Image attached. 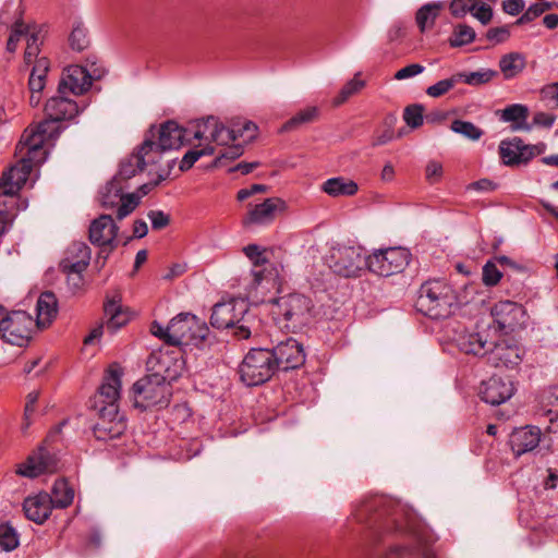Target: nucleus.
Masks as SVG:
<instances>
[{
    "instance_id": "obj_19",
    "label": "nucleus",
    "mask_w": 558,
    "mask_h": 558,
    "mask_svg": "<svg viewBox=\"0 0 558 558\" xmlns=\"http://www.w3.org/2000/svg\"><path fill=\"white\" fill-rule=\"evenodd\" d=\"M496 337V331L490 328H483L481 330H462L456 338L458 349L466 354L477 356L487 355L490 345H493V337Z\"/></svg>"
},
{
    "instance_id": "obj_9",
    "label": "nucleus",
    "mask_w": 558,
    "mask_h": 558,
    "mask_svg": "<svg viewBox=\"0 0 558 558\" xmlns=\"http://www.w3.org/2000/svg\"><path fill=\"white\" fill-rule=\"evenodd\" d=\"M367 262L368 256L361 246L337 245L327 256L331 271L343 278L360 277L367 269Z\"/></svg>"
},
{
    "instance_id": "obj_8",
    "label": "nucleus",
    "mask_w": 558,
    "mask_h": 558,
    "mask_svg": "<svg viewBox=\"0 0 558 558\" xmlns=\"http://www.w3.org/2000/svg\"><path fill=\"white\" fill-rule=\"evenodd\" d=\"M274 361L269 349H251L239 365L241 380L250 387L265 384L278 372Z\"/></svg>"
},
{
    "instance_id": "obj_1",
    "label": "nucleus",
    "mask_w": 558,
    "mask_h": 558,
    "mask_svg": "<svg viewBox=\"0 0 558 558\" xmlns=\"http://www.w3.org/2000/svg\"><path fill=\"white\" fill-rule=\"evenodd\" d=\"M15 155L20 160L0 179V199L7 201L12 207L16 203L15 195L27 182L33 168L46 161L48 149L38 136L23 132Z\"/></svg>"
},
{
    "instance_id": "obj_62",
    "label": "nucleus",
    "mask_w": 558,
    "mask_h": 558,
    "mask_svg": "<svg viewBox=\"0 0 558 558\" xmlns=\"http://www.w3.org/2000/svg\"><path fill=\"white\" fill-rule=\"evenodd\" d=\"M509 36V32L505 27H494L487 31L486 37L495 43H502Z\"/></svg>"
},
{
    "instance_id": "obj_32",
    "label": "nucleus",
    "mask_w": 558,
    "mask_h": 558,
    "mask_svg": "<svg viewBox=\"0 0 558 558\" xmlns=\"http://www.w3.org/2000/svg\"><path fill=\"white\" fill-rule=\"evenodd\" d=\"M499 119L502 122H512V130H530L529 124L526 123L529 118V108L522 104H513L507 106L505 109L500 110Z\"/></svg>"
},
{
    "instance_id": "obj_44",
    "label": "nucleus",
    "mask_w": 558,
    "mask_h": 558,
    "mask_svg": "<svg viewBox=\"0 0 558 558\" xmlns=\"http://www.w3.org/2000/svg\"><path fill=\"white\" fill-rule=\"evenodd\" d=\"M361 73H356L339 92L338 96L333 99L335 106H340L345 102L351 96L357 94L364 86L365 81L360 78Z\"/></svg>"
},
{
    "instance_id": "obj_40",
    "label": "nucleus",
    "mask_w": 558,
    "mask_h": 558,
    "mask_svg": "<svg viewBox=\"0 0 558 558\" xmlns=\"http://www.w3.org/2000/svg\"><path fill=\"white\" fill-rule=\"evenodd\" d=\"M219 125V119L209 116L207 118H203L196 121L194 137L197 140H204L209 143L214 142V136L216 135V130Z\"/></svg>"
},
{
    "instance_id": "obj_38",
    "label": "nucleus",
    "mask_w": 558,
    "mask_h": 558,
    "mask_svg": "<svg viewBox=\"0 0 558 558\" xmlns=\"http://www.w3.org/2000/svg\"><path fill=\"white\" fill-rule=\"evenodd\" d=\"M476 38V33L470 25L458 24L453 27L452 34L448 39L450 47L459 48L472 44Z\"/></svg>"
},
{
    "instance_id": "obj_42",
    "label": "nucleus",
    "mask_w": 558,
    "mask_h": 558,
    "mask_svg": "<svg viewBox=\"0 0 558 558\" xmlns=\"http://www.w3.org/2000/svg\"><path fill=\"white\" fill-rule=\"evenodd\" d=\"M318 113L319 110L315 106L300 110L282 125V131H291L303 124L311 123L317 119Z\"/></svg>"
},
{
    "instance_id": "obj_21",
    "label": "nucleus",
    "mask_w": 558,
    "mask_h": 558,
    "mask_svg": "<svg viewBox=\"0 0 558 558\" xmlns=\"http://www.w3.org/2000/svg\"><path fill=\"white\" fill-rule=\"evenodd\" d=\"M522 349L509 339H493V345L487 353L488 362L496 367H513L522 361Z\"/></svg>"
},
{
    "instance_id": "obj_64",
    "label": "nucleus",
    "mask_w": 558,
    "mask_h": 558,
    "mask_svg": "<svg viewBox=\"0 0 558 558\" xmlns=\"http://www.w3.org/2000/svg\"><path fill=\"white\" fill-rule=\"evenodd\" d=\"M542 95L544 99H547L558 107V83H554L543 87Z\"/></svg>"
},
{
    "instance_id": "obj_59",
    "label": "nucleus",
    "mask_w": 558,
    "mask_h": 558,
    "mask_svg": "<svg viewBox=\"0 0 558 558\" xmlns=\"http://www.w3.org/2000/svg\"><path fill=\"white\" fill-rule=\"evenodd\" d=\"M472 15L483 25H487L493 19V9L488 4L478 3L477 8L472 12Z\"/></svg>"
},
{
    "instance_id": "obj_29",
    "label": "nucleus",
    "mask_w": 558,
    "mask_h": 558,
    "mask_svg": "<svg viewBox=\"0 0 558 558\" xmlns=\"http://www.w3.org/2000/svg\"><path fill=\"white\" fill-rule=\"evenodd\" d=\"M157 163V158L150 156L147 150L143 149V144L138 147L137 151L132 154L129 158L120 163L118 174L114 177L119 182L122 180H129L142 172L146 166Z\"/></svg>"
},
{
    "instance_id": "obj_7",
    "label": "nucleus",
    "mask_w": 558,
    "mask_h": 558,
    "mask_svg": "<svg viewBox=\"0 0 558 558\" xmlns=\"http://www.w3.org/2000/svg\"><path fill=\"white\" fill-rule=\"evenodd\" d=\"M399 506L385 497L375 496L361 504L354 511L359 522H367L379 530H400L398 523Z\"/></svg>"
},
{
    "instance_id": "obj_54",
    "label": "nucleus",
    "mask_w": 558,
    "mask_h": 558,
    "mask_svg": "<svg viewBox=\"0 0 558 558\" xmlns=\"http://www.w3.org/2000/svg\"><path fill=\"white\" fill-rule=\"evenodd\" d=\"M147 217L154 230H161L170 223V216L162 210H149Z\"/></svg>"
},
{
    "instance_id": "obj_45",
    "label": "nucleus",
    "mask_w": 558,
    "mask_h": 558,
    "mask_svg": "<svg viewBox=\"0 0 558 558\" xmlns=\"http://www.w3.org/2000/svg\"><path fill=\"white\" fill-rule=\"evenodd\" d=\"M69 44L73 50L83 51L89 45V38L87 29L83 23L77 22L73 25L71 34L69 36Z\"/></svg>"
},
{
    "instance_id": "obj_17",
    "label": "nucleus",
    "mask_w": 558,
    "mask_h": 558,
    "mask_svg": "<svg viewBox=\"0 0 558 558\" xmlns=\"http://www.w3.org/2000/svg\"><path fill=\"white\" fill-rule=\"evenodd\" d=\"M545 149L544 144L529 145L520 137L501 141L499 156L506 166L525 165Z\"/></svg>"
},
{
    "instance_id": "obj_53",
    "label": "nucleus",
    "mask_w": 558,
    "mask_h": 558,
    "mask_svg": "<svg viewBox=\"0 0 558 558\" xmlns=\"http://www.w3.org/2000/svg\"><path fill=\"white\" fill-rule=\"evenodd\" d=\"M502 277L501 271L497 268L496 264L492 260H488L483 266L482 271V280L485 286L494 287L496 286Z\"/></svg>"
},
{
    "instance_id": "obj_61",
    "label": "nucleus",
    "mask_w": 558,
    "mask_h": 558,
    "mask_svg": "<svg viewBox=\"0 0 558 558\" xmlns=\"http://www.w3.org/2000/svg\"><path fill=\"white\" fill-rule=\"evenodd\" d=\"M29 33V25L23 23L22 21H16L12 28L10 37H15L14 40L20 43L21 40L25 39V35H28Z\"/></svg>"
},
{
    "instance_id": "obj_50",
    "label": "nucleus",
    "mask_w": 558,
    "mask_h": 558,
    "mask_svg": "<svg viewBox=\"0 0 558 558\" xmlns=\"http://www.w3.org/2000/svg\"><path fill=\"white\" fill-rule=\"evenodd\" d=\"M423 113L424 107L422 105H410L404 109L403 120L411 129H417L423 124Z\"/></svg>"
},
{
    "instance_id": "obj_48",
    "label": "nucleus",
    "mask_w": 558,
    "mask_h": 558,
    "mask_svg": "<svg viewBox=\"0 0 558 558\" xmlns=\"http://www.w3.org/2000/svg\"><path fill=\"white\" fill-rule=\"evenodd\" d=\"M19 534L9 523L0 525V547L5 551H12L19 546Z\"/></svg>"
},
{
    "instance_id": "obj_16",
    "label": "nucleus",
    "mask_w": 558,
    "mask_h": 558,
    "mask_svg": "<svg viewBox=\"0 0 558 558\" xmlns=\"http://www.w3.org/2000/svg\"><path fill=\"white\" fill-rule=\"evenodd\" d=\"M88 70L81 65H70L63 73L58 86V94L66 95L69 93L81 95L88 90L93 78H100L104 71L93 69Z\"/></svg>"
},
{
    "instance_id": "obj_30",
    "label": "nucleus",
    "mask_w": 558,
    "mask_h": 558,
    "mask_svg": "<svg viewBox=\"0 0 558 558\" xmlns=\"http://www.w3.org/2000/svg\"><path fill=\"white\" fill-rule=\"evenodd\" d=\"M36 312V325L38 327L49 326L58 313L56 295L50 291L43 292L37 300Z\"/></svg>"
},
{
    "instance_id": "obj_39",
    "label": "nucleus",
    "mask_w": 558,
    "mask_h": 558,
    "mask_svg": "<svg viewBox=\"0 0 558 558\" xmlns=\"http://www.w3.org/2000/svg\"><path fill=\"white\" fill-rule=\"evenodd\" d=\"M48 71V62L45 58L38 59L34 65L29 80V92L41 93L46 85V74Z\"/></svg>"
},
{
    "instance_id": "obj_18",
    "label": "nucleus",
    "mask_w": 558,
    "mask_h": 558,
    "mask_svg": "<svg viewBox=\"0 0 558 558\" xmlns=\"http://www.w3.org/2000/svg\"><path fill=\"white\" fill-rule=\"evenodd\" d=\"M277 371H290L301 367L305 362L303 345L293 338H288L269 349Z\"/></svg>"
},
{
    "instance_id": "obj_3",
    "label": "nucleus",
    "mask_w": 558,
    "mask_h": 558,
    "mask_svg": "<svg viewBox=\"0 0 558 558\" xmlns=\"http://www.w3.org/2000/svg\"><path fill=\"white\" fill-rule=\"evenodd\" d=\"M210 324L217 329L234 328L238 339H248L260 332V320L248 311V304L242 299L215 304Z\"/></svg>"
},
{
    "instance_id": "obj_35",
    "label": "nucleus",
    "mask_w": 558,
    "mask_h": 558,
    "mask_svg": "<svg viewBox=\"0 0 558 558\" xmlns=\"http://www.w3.org/2000/svg\"><path fill=\"white\" fill-rule=\"evenodd\" d=\"M444 9L442 2H430L422 5L416 14L415 22L421 33H425L434 27L440 11Z\"/></svg>"
},
{
    "instance_id": "obj_55",
    "label": "nucleus",
    "mask_w": 558,
    "mask_h": 558,
    "mask_svg": "<svg viewBox=\"0 0 558 558\" xmlns=\"http://www.w3.org/2000/svg\"><path fill=\"white\" fill-rule=\"evenodd\" d=\"M544 402L546 407H549L546 410V414L550 417H558V386L553 387L546 395L544 396Z\"/></svg>"
},
{
    "instance_id": "obj_12",
    "label": "nucleus",
    "mask_w": 558,
    "mask_h": 558,
    "mask_svg": "<svg viewBox=\"0 0 558 558\" xmlns=\"http://www.w3.org/2000/svg\"><path fill=\"white\" fill-rule=\"evenodd\" d=\"M411 254L403 247H387L368 256L367 269L381 277H389L404 270Z\"/></svg>"
},
{
    "instance_id": "obj_24",
    "label": "nucleus",
    "mask_w": 558,
    "mask_h": 558,
    "mask_svg": "<svg viewBox=\"0 0 558 558\" xmlns=\"http://www.w3.org/2000/svg\"><path fill=\"white\" fill-rule=\"evenodd\" d=\"M514 392L511 380L493 376L483 381L480 390L481 399L492 405H499L509 400Z\"/></svg>"
},
{
    "instance_id": "obj_14",
    "label": "nucleus",
    "mask_w": 558,
    "mask_h": 558,
    "mask_svg": "<svg viewBox=\"0 0 558 558\" xmlns=\"http://www.w3.org/2000/svg\"><path fill=\"white\" fill-rule=\"evenodd\" d=\"M59 468L60 459L58 454L45 446H40L24 462L17 465L16 474L27 478H35L45 473H54Z\"/></svg>"
},
{
    "instance_id": "obj_26",
    "label": "nucleus",
    "mask_w": 558,
    "mask_h": 558,
    "mask_svg": "<svg viewBox=\"0 0 558 558\" xmlns=\"http://www.w3.org/2000/svg\"><path fill=\"white\" fill-rule=\"evenodd\" d=\"M542 432L537 426L526 425L514 428L509 435V446L515 457L533 451L538 447Z\"/></svg>"
},
{
    "instance_id": "obj_23",
    "label": "nucleus",
    "mask_w": 558,
    "mask_h": 558,
    "mask_svg": "<svg viewBox=\"0 0 558 558\" xmlns=\"http://www.w3.org/2000/svg\"><path fill=\"white\" fill-rule=\"evenodd\" d=\"M284 209V202L277 197L266 198L253 206L242 220L244 227L264 226L272 222L278 211Z\"/></svg>"
},
{
    "instance_id": "obj_41",
    "label": "nucleus",
    "mask_w": 558,
    "mask_h": 558,
    "mask_svg": "<svg viewBox=\"0 0 558 558\" xmlns=\"http://www.w3.org/2000/svg\"><path fill=\"white\" fill-rule=\"evenodd\" d=\"M497 76L498 72L492 69H481L475 72L458 73L459 81L470 86H481L487 84Z\"/></svg>"
},
{
    "instance_id": "obj_51",
    "label": "nucleus",
    "mask_w": 558,
    "mask_h": 558,
    "mask_svg": "<svg viewBox=\"0 0 558 558\" xmlns=\"http://www.w3.org/2000/svg\"><path fill=\"white\" fill-rule=\"evenodd\" d=\"M478 0H452L449 5L450 13L453 17L461 19L477 8Z\"/></svg>"
},
{
    "instance_id": "obj_2",
    "label": "nucleus",
    "mask_w": 558,
    "mask_h": 558,
    "mask_svg": "<svg viewBox=\"0 0 558 558\" xmlns=\"http://www.w3.org/2000/svg\"><path fill=\"white\" fill-rule=\"evenodd\" d=\"M154 360L157 361V369L138 379L132 387L134 407L141 410L168 407L172 396L170 381L177 378L179 368H181V365L175 362L174 368L171 369L168 364L169 356L163 354L151 356L149 363H153Z\"/></svg>"
},
{
    "instance_id": "obj_33",
    "label": "nucleus",
    "mask_w": 558,
    "mask_h": 558,
    "mask_svg": "<svg viewBox=\"0 0 558 558\" xmlns=\"http://www.w3.org/2000/svg\"><path fill=\"white\" fill-rule=\"evenodd\" d=\"M75 492L72 485L65 478H58L52 485L51 502L56 509H65L73 504Z\"/></svg>"
},
{
    "instance_id": "obj_20",
    "label": "nucleus",
    "mask_w": 558,
    "mask_h": 558,
    "mask_svg": "<svg viewBox=\"0 0 558 558\" xmlns=\"http://www.w3.org/2000/svg\"><path fill=\"white\" fill-rule=\"evenodd\" d=\"M126 429V422L119 414V409L99 408V420L94 426V435L98 440L108 441L119 438Z\"/></svg>"
},
{
    "instance_id": "obj_49",
    "label": "nucleus",
    "mask_w": 558,
    "mask_h": 558,
    "mask_svg": "<svg viewBox=\"0 0 558 558\" xmlns=\"http://www.w3.org/2000/svg\"><path fill=\"white\" fill-rule=\"evenodd\" d=\"M141 196L135 193L125 194L120 201L117 208V219L122 220L132 214L140 205Z\"/></svg>"
},
{
    "instance_id": "obj_5",
    "label": "nucleus",
    "mask_w": 558,
    "mask_h": 558,
    "mask_svg": "<svg viewBox=\"0 0 558 558\" xmlns=\"http://www.w3.org/2000/svg\"><path fill=\"white\" fill-rule=\"evenodd\" d=\"M77 104L69 99L66 95L59 94L49 98L45 106L46 118L36 125L28 126L24 133L36 135L43 141V145H53L64 126L62 122L70 121L78 114Z\"/></svg>"
},
{
    "instance_id": "obj_25",
    "label": "nucleus",
    "mask_w": 558,
    "mask_h": 558,
    "mask_svg": "<svg viewBox=\"0 0 558 558\" xmlns=\"http://www.w3.org/2000/svg\"><path fill=\"white\" fill-rule=\"evenodd\" d=\"M119 227L110 215H101L93 220L89 227V241L98 246H110L111 251L117 246L116 238Z\"/></svg>"
},
{
    "instance_id": "obj_27",
    "label": "nucleus",
    "mask_w": 558,
    "mask_h": 558,
    "mask_svg": "<svg viewBox=\"0 0 558 558\" xmlns=\"http://www.w3.org/2000/svg\"><path fill=\"white\" fill-rule=\"evenodd\" d=\"M121 376L122 372L118 368L110 367L104 376L102 384L98 389V402L102 405L100 408H118V400L121 390Z\"/></svg>"
},
{
    "instance_id": "obj_34",
    "label": "nucleus",
    "mask_w": 558,
    "mask_h": 558,
    "mask_svg": "<svg viewBox=\"0 0 558 558\" xmlns=\"http://www.w3.org/2000/svg\"><path fill=\"white\" fill-rule=\"evenodd\" d=\"M526 59L521 52L504 54L499 60V69L505 80H512L523 72Z\"/></svg>"
},
{
    "instance_id": "obj_60",
    "label": "nucleus",
    "mask_w": 558,
    "mask_h": 558,
    "mask_svg": "<svg viewBox=\"0 0 558 558\" xmlns=\"http://www.w3.org/2000/svg\"><path fill=\"white\" fill-rule=\"evenodd\" d=\"M442 175V166L437 161H429L426 166V179L435 183L440 180Z\"/></svg>"
},
{
    "instance_id": "obj_52",
    "label": "nucleus",
    "mask_w": 558,
    "mask_h": 558,
    "mask_svg": "<svg viewBox=\"0 0 558 558\" xmlns=\"http://www.w3.org/2000/svg\"><path fill=\"white\" fill-rule=\"evenodd\" d=\"M460 82L458 77V73L452 75L450 78L441 80L430 85L426 89V94L433 98H438L448 93L450 89L454 87V85Z\"/></svg>"
},
{
    "instance_id": "obj_31",
    "label": "nucleus",
    "mask_w": 558,
    "mask_h": 558,
    "mask_svg": "<svg viewBox=\"0 0 558 558\" xmlns=\"http://www.w3.org/2000/svg\"><path fill=\"white\" fill-rule=\"evenodd\" d=\"M320 190L330 197H349L357 193L359 185L355 181L340 175L327 179Z\"/></svg>"
},
{
    "instance_id": "obj_36",
    "label": "nucleus",
    "mask_w": 558,
    "mask_h": 558,
    "mask_svg": "<svg viewBox=\"0 0 558 558\" xmlns=\"http://www.w3.org/2000/svg\"><path fill=\"white\" fill-rule=\"evenodd\" d=\"M123 196L121 182H119L117 178H113L100 191L101 206L107 209L116 208Z\"/></svg>"
},
{
    "instance_id": "obj_11",
    "label": "nucleus",
    "mask_w": 558,
    "mask_h": 558,
    "mask_svg": "<svg viewBox=\"0 0 558 558\" xmlns=\"http://www.w3.org/2000/svg\"><path fill=\"white\" fill-rule=\"evenodd\" d=\"M33 317L24 311L7 313L0 306V338L7 343L24 347L28 343L34 329Z\"/></svg>"
},
{
    "instance_id": "obj_37",
    "label": "nucleus",
    "mask_w": 558,
    "mask_h": 558,
    "mask_svg": "<svg viewBox=\"0 0 558 558\" xmlns=\"http://www.w3.org/2000/svg\"><path fill=\"white\" fill-rule=\"evenodd\" d=\"M105 315L108 317L106 329L110 332H116L120 327L124 326L128 322L125 314L122 313L119 301L109 300L104 306Z\"/></svg>"
},
{
    "instance_id": "obj_22",
    "label": "nucleus",
    "mask_w": 558,
    "mask_h": 558,
    "mask_svg": "<svg viewBox=\"0 0 558 558\" xmlns=\"http://www.w3.org/2000/svg\"><path fill=\"white\" fill-rule=\"evenodd\" d=\"M257 125L252 121H234L230 126H226L219 121L214 142L217 145H229L238 138H243V142H250L256 137Z\"/></svg>"
},
{
    "instance_id": "obj_13",
    "label": "nucleus",
    "mask_w": 558,
    "mask_h": 558,
    "mask_svg": "<svg viewBox=\"0 0 558 558\" xmlns=\"http://www.w3.org/2000/svg\"><path fill=\"white\" fill-rule=\"evenodd\" d=\"M279 314L283 316L292 328L307 325L314 316L313 301L303 294L291 293L277 301Z\"/></svg>"
},
{
    "instance_id": "obj_56",
    "label": "nucleus",
    "mask_w": 558,
    "mask_h": 558,
    "mask_svg": "<svg viewBox=\"0 0 558 558\" xmlns=\"http://www.w3.org/2000/svg\"><path fill=\"white\" fill-rule=\"evenodd\" d=\"M228 147L223 149L220 156L217 157L216 163L222 165L223 159H236L243 155V146L241 144H232L227 145Z\"/></svg>"
},
{
    "instance_id": "obj_6",
    "label": "nucleus",
    "mask_w": 558,
    "mask_h": 558,
    "mask_svg": "<svg viewBox=\"0 0 558 558\" xmlns=\"http://www.w3.org/2000/svg\"><path fill=\"white\" fill-rule=\"evenodd\" d=\"M456 304L457 295L452 287L438 279L425 281L415 302L416 310L432 319L448 317Z\"/></svg>"
},
{
    "instance_id": "obj_28",
    "label": "nucleus",
    "mask_w": 558,
    "mask_h": 558,
    "mask_svg": "<svg viewBox=\"0 0 558 558\" xmlns=\"http://www.w3.org/2000/svg\"><path fill=\"white\" fill-rule=\"evenodd\" d=\"M52 508L51 498L48 493H39L25 498L23 510L26 518L37 524H43L49 518Z\"/></svg>"
},
{
    "instance_id": "obj_57",
    "label": "nucleus",
    "mask_w": 558,
    "mask_h": 558,
    "mask_svg": "<svg viewBox=\"0 0 558 558\" xmlns=\"http://www.w3.org/2000/svg\"><path fill=\"white\" fill-rule=\"evenodd\" d=\"M424 70L425 68L423 65L418 63H412L398 70L395 74V78L399 81L410 78L421 74Z\"/></svg>"
},
{
    "instance_id": "obj_46",
    "label": "nucleus",
    "mask_w": 558,
    "mask_h": 558,
    "mask_svg": "<svg viewBox=\"0 0 558 558\" xmlns=\"http://www.w3.org/2000/svg\"><path fill=\"white\" fill-rule=\"evenodd\" d=\"M450 129L454 133L461 134L471 141H477L484 134V132L474 123L459 119L452 121Z\"/></svg>"
},
{
    "instance_id": "obj_47",
    "label": "nucleus",
    "mask_w": 558,
    "mask_h": 558,
    "mask_svg": "<svg viewBox=\"0 0 558 558\" xmlns=\"http://www.w3.org/2000/svg\"><path fill=\"white\" fill-rule=\"evenodd\" d=\"M214 153L215 148L210 144L205 145L203 148L195 147L190 149L185 153L180 162V170L187 171L202 156H210L214 155Z\"/></svg>"
},
{
    "instance_id": "obj_43",
    "label": "nucleus",
    "mask_w": 558,
    "mask_h": 558,
    "mask_svg": "<svg viewBox=\"0 0 558 558\" xmlns=\"http://www.w3.org/2000/svg\"><path fill=\"white\" fill-rule=\"evenodd\" d=\"M88 265L89 260L77 259L72 262L66 257L60 263V268L68 276V282H71V279H77V282H82V274L86 270Z\"/></svg>"
},
{
    "instance_id": "obj_58",
    "label": "nucleus",
    "mask_w": 558,
    "mask_h": 558,
    "mask_svg": "<svg viewBox=\"0 0 558 558\" xmlns=\"http://www.w3.org/2000/svg\"><path fill=\"white\" fill-rule=\"evenodd\" d=\"M68 254L76 256L77 259L90 260V248L83 242L73 243L68 250Z\"/></svg>"
},
{
    "instance_id": "obj_10",
    "label": "nucleus",
    "mask_w": 558,
    "mask_h": 558,
    "mask_svg": "<svg viewBox=\"0 0 558 558\" xmlns=\"http://www.w3.org/2000/svg\"><path fill=\"white\" fill-rule=\"evenodd\" d=\"M185 130L175 121H167L158 128L151 126L142 143L143 149L159 161L161 154L167 150L178 149L183 145Z\"/></svg>"
},
{
    "instance_id": "obj_4",
    "label": "nucleus",
    "mask_w": 558,
    "mask_h": 558,
    "mask_svg": "<svg viewBox=\"0 0 558 558\" xmlns=\"http://www.w3.org/2000/svg\"><path fill=\"white\" fill-rule=\"evenodd\" d=\"M149 330L166 344L182 347L202 342L207 336L208 328L195 315L180 313L167 326L154 320Z\"/></svg>"
},
{
    "instance_id": "obj_63",
    "label": "nucleus",
    "mask_w": 558,
    "mask_h": 558,
    "mask_svg": "<svg viewBox=\"0 0 558 558\" xmlns=\"http://www.w3.org/2000/svg\"><path fill=\"white\" fill-rule=\"evenodd\" d=\"M502 9L510 15H518L524 9L523 0H507L502 3Z\"/></svg>"
},
{
    "instance_id": "obj_15",
    "label": "nucleus",
    "mask_w": 558,
    "mask_h": 558,
    "mask_svg": "<svg viewBox=\"0 0 558 558\" xmlns=\"http://www.w3.org/2000/svg\"><path fill=\"white\" fill-rule=\"evenodd\" d=\"M498 328L504 331H515L526 327L527 313L524 306L513 301H499L490 310Z\"/></svg>"
}]
</instances>
